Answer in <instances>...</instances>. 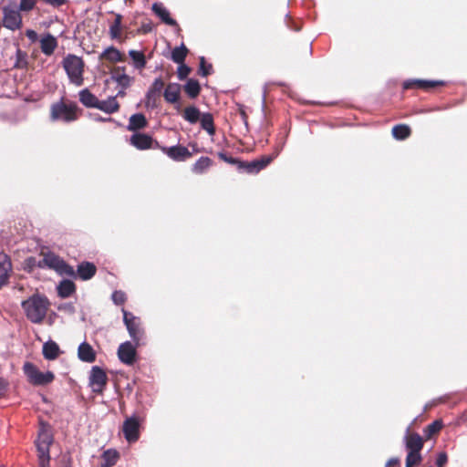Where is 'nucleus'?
Masks as SVG:
<instances>
[{
  "label": "nucleus",
  "mask_w": 467,
  "mask_h": 467,
  "mask_svg": "<svg viewBox=\"0 0 467 467\" xmlns=\"http://www.w3.org/2000/svg\"><path fill=\"white\" fill-rule=\"evenodd\" d=\"M122 16L117 14L114 22L109 26V35L112 39H117L120 36Z\"/></svg>",
  "instance_id": "39"
},
{
  "label": "nucleus",
  "mask_w": 467,
  "mask_h": 467,
  "mask_svg": "<svg viewBox=\"0 0 467 467\" xmlns=\"http://www.w3.org/2000/svg\"><path fill=\"white\" fill-rule=\"evenodd\" d=\"M443 84L444 82L440 80L408 79L404 81L403 88L408 89L415 87L421 89H430Z\"/></svg>",
  "instance_id": "17"
},
{
  "label": "nucleus",
  "mask_w": 467,
  "mask_h": 467,
  "mask_svg": "<svg viewBox=\"0 0 467 467\" xmlns=\"http://www.w3.org/2000/svg\"><path fill=\"white\" fill-rule=\"evenodd\" d=\"M140 419L136 415L128 417L122 426V431L125 439L130 443L135 442L140 438Z\"/></svg>",
  "instance_id": "10"
},
{
  "label": "nucleus",
  "mask_w": 467,
  "mask_h": 467,
  "mask_svg": "<svg viewBox=\"0 0 467 467\" xmlns=\"http://www.w3.org/2000/svg\"><path fill=\"white\" fill-rule=\"evenodd\" d=\"M78 358L87 363H92L96 360V352L90 344L86 341H83L78 348Z\"/></svg>",
  "instance_id": "21"
},
{
  "label": "nucleus",
  "mask_w": 467,
  "mask_h": 467,
  "mask_svg": "<svg viewBox=\"0 0 467 467\" xmlns=\"http://www.w3.org/2000/svg\"><path fill=\"white\" fill-rule=\"evenodd\" d=\"M52 442L53 436L50 431L42 429L38 433L37 440L36 441V446L38 452L39 467H49V451Z\"/></svg>",
  "instance_id": "5"
},
{
  "label": "nucleus",
  "mask_w": 467,
  "mask_h": 467,
  "mask_svg": "<svg viewBox=\"0 0 467 467\" xmlns=\"http://www.w3.org/2000/svg\"><path fill=\"white\" fill-rule=\"evenodd\" d=\"M447 462H448L447 453L444 451H441L437 455L435 464L437 467H444L447 464Z\"/></svg>",
  "instance_id": "49"
},
{
  "label": "nucleus",
  "mask_w": 467,
  "mask_h": 467,
  "mask_svg": "<svg viewBox=\"0 0 467 467\" xmlns=\"http://www.w3.org/2000/svg\"><path fill=\"white\" fill-rule=\"evenodd\" d=\"M129 56L133 61V66L137 69H142L146 66V58L142 52L137 50H130Z\"/></svg>",
  "instance_id": "36"
},
{
  "label": "nucleus",
  "mask_w": 467,
  "mask_h": 467,
  "mask_svg": "<svg viewBox=\"0 0 467 467\" xmlns=\"http://www.w3.org/2000/svg\"><path fill=\"white\" fill-rule=\"evenodd\" d=\"M108 377L104 369L99 366L92 367L89 374V385L92 388V391L96 393H102L106 384Z\"/></svg>",
  "instance_id": "11"
},
{
  "label": "nucleus",
  "mask_w": 467,
  "mask_h": 467,
  "mask_svg": "<svg viewBox=\"0 0 467 467\" xmlns=\"http://www.w3.org/2000/svg\"><path fill=\"white\" fill-rule=\"evenodd\" d=\"M218 157L222 161H223L229 164L236 165L238 171H239L240 163H243V161H240L236 158L231 157V156H228L226 153H224L223 151L218 153Z\"/></svg>",
  "instance_id": "44"
},
{
  "label": "nucleus",
  "mask_w": 467,
  "mask_h": 467,
  "mask_svg": "<svg viewBox=\"0 0 467 467\" xmlns=\"http://www.w3.org/2000/svg\"><path fill=\"white\" fill-rule=\"evenodd\" d=\"M125 94H126L125 89H123V88H121V89H120V90H119V91H118V93H117L114 97H116V99H117L118 97H124V96H125Z\"/></svg>",
  "instance_id": "56"
},
{
  "label": "nucleus",
  "mask_w": 467,
  "mask_h": 467,
  "mask_svg": "<svg viewBox=\"0 0 467 467\" xmlns=\"http://www.w3.org/2000/svg\"><path fill=\"white\" fill-rule=\"evenodd\" d=\"M58 296L61 298L69 297L76 292V285L69 279H63L57 286Z\"/></svg>",
  "instance_id": "26"
},
{
  "label": "nucleus",
  "mask_w": 467,
  "mask_h": 467,
  "mask_svg": "<svg viewBox=\"0 0 467 467\" xmlns=\"http://www.w3.org/2000/svg\"><path fill=\"white\" fill-rule=\"evenodd\" d=\"M442 428L441 420H434L432 423L427 426L425 430V433L428 437H431L432 434L437 433Z\"/></svg>",
  "instance_id": "43"
},
{
  "label": "nucleus",
  "mask_w": 467,
  "mask_h": 467,
  "mask_svg": "<svg viewBox=\"0 0 467 467\" xmlns=\"http://www.w3.org/2000/svg\"><path fill=\"white\" fill-rule=\"evenodd\" d=\"M405 446L408 451L420 452L423 447V440L418 433L405 436Z\"/></svg>",
  "instance_id": "25"
},
{
  "label": "nucleus",
  "mask_w": 467,
  "mask_h": 467,
  "mask_svg": "<svg viewBox=\"0 0 467 467\" xmlns=\"http://www.w3.org/2000/svg\"><path fill=\"white\" fill-rule=\"evenodd\" d=\"M213 165V161L209 157L202 156L192 167V171L195 174H203Z\"/></svg>",
  "instance_id": "29"
},
{
  "label": "nucleus",
  "mask_w": 467,
  "mask_h": 467,
  "mask_svg": "<svg viewBox=\"0 0 467 467\" xmlns=\"http://www.w3.org/2000/svg\"><path fill=\"white\" fill-rule=\"evenodd\" d=\"M98 109L107 113L112 114L118 112L119 109V103L116 99V97H108L107 99L99 100L98 102L97 108Z\"/></svg>",
  "instance_id": "22"
},
{
  "label": "nucleus",
  "mask_w": 467,
  "mask_h": 467,
  "mask_svg": "<svg viewBox=\"0 0 467 467\" xmlns=\"http://www.w3.org/2000/svg\"><path fill=\"white\" fill-rule=\"evenodd\" d=\"M184 90L191 99H195L201 91L200 83L196 79L190 78L184 85Z\"/></svg>",
  "instance_id": "34"
},
{
  "label": "nucleus",
  "mask_w": 467,
  "mask_h": 467,
  "mask_svg": "<svg viewBox=\"0 0 467 467\" xmlns=\"http://www.w3.org/2000/svg\"><path fill=\"white\" fill-rule=\"evenodd\" d=\"M26 36L28 37L29 40L32 42H35L37 39V34L36 31L32 29H27L26 32Z\"/></svg>",
  "instance_id": "53"
},
{
  "label": "nucleus",
  "mask_w": 467,
  "mask_h": 467,
  "mask_svg": "<svg viewBox=\"0 0 467 467\" xmlns=\"http://www.w3.org/2000/svg\"><path fill=\"white\" fill-rule=\"evenodd\" d=\"M148 124L145 116L142 113H136L130 117L127 130L136 131L144 129Z\"/></svg>",
  "instance_id": "27"
},
{
  "label": "nucleus",
  "mask_w": 467,
  "mask_h": 467,
  "mask_svg": "<svg viewBox=\"0 0 467 467\" xmlns=\"http://www.w3.org/2000/svg\"><path fill=\"white\" fill-rule=\"evenodd\" d=\"M187 54V47L184 46V44H181L180 47H177L172 50L171 58L173 62L182 64L184 62Z\"/></svg>",
  "instance_id": "38"
},
{
  "label": "nucleus",
  "mask_w": 467,
  "mask_h": 467,
  "mask_svg": "<svg viewBox=\"0 0 467 467\" xmlns=\"http://www.w3.org/2000/svg\"><path fill=\"white\" fill-rule=\"evenodd\" d=\"M49 305L48 298L38 293L32 295L21 303L26 318L33 324H40L44 321Z\"/></svg>",
  "instance_id": "1"
},
{
  "label": "nucleus",
  "mask_w": 467,
  "mask_h": 467,
  "mask_svg": "<svg viewBox=\"0 0 467 467\" xmlns=\"http://www.w3.org/2000/svg\"><path fill=\"white\" fill-rule=\"evenodd\" d=\"M111 299L115 305H122L126 301V295L120 290H116L112 293Z\"/></svg>",
  "instance_id": "46"
},
{
  "label": "nucleus",
  "mask_w": 467,
  "mask_h": 467,
  "mask_svg": "<svg viewBox=\"0 0 467 467\" xmlns=\"http://www.w3.org/2000/svg\"><path fill=\"white\" fill-rule=\"evenodd\" d=\"M202 113L200 109L195 106H189L184 109L182 117L191 124H195L201 118Z\"/></svg>",
  "instance_id": "32"
},
{
  "label": "nucleus",
  "mask_w": 467,
  "mask_h": 467,
  "mask_svg": "<svg viewBox=\"0 0 467 467\" xmlns=\"http://www.w3.org/2000/svg\"><path fill=\"white\" fill-rule=\"evenodd\" d=\"M141 29L144 33H148L151 30V26L150 24L142 25Z\"/></svg>",
  "instance_id": "55"
},
{
  "label": "nucleus",
  "mask_w": 467,
  "mask_h": 467,
  "mask_svg": "<svg viewBox=\"0 0 467 467\" xmlns=\"http://www.w3.org/2000/svg\"><path fill=\"white\" fill-rule=\"evenodd\" d=\"M79 101L86 108H93L96 109L98 106L99 99L92 94L88 88H84L79 91Z\"/></svg>",
  "instance_id": "28"
},
{
  "label": "nucleus",
  "mask_w": 467,
  "mask_h": 467,
  "mask_svg": "<svg viewBox=\"0 0 467 467\" xmlns=\"http://www.w3.org/2000/svg\"><path fill=\"white\" fill-rule=\"evenodd\" d=\"M164 87V81L161 77L156 78L145 95L144 106L147 109L158 108V99Z\"/></svg>",
  "instance_id": "9"
},
{
  "label": "nucleus",
  "mask_w": 467,
  "mask_h": 467,
  "mask_svg": "<svg viewBox=\"0 0 467 467\" xmlns=\"http://www.w3.org/2000/svg\"><path fill=\"white\" fill-rule=\"evenodd\" d=\"M410 135V129L408 125L400 124L392 128V136L399 140L407 139Z\"/></svg>",
  "instance_id": "37"
},
{
  "label": "nucleus",
  "mask_w": 467,
  "mask_h": 467,
  "mask_svg": "<svg viewBox=\"0 0 467 467\" xmlns=\"http://www.w3.org/2000/svg\"><path fill=\"white\" fill-rule=\"evenodd\" d=\"M26 66H27L26 53L22 51L20 48H17L16 52L15 67L25 68V67H26Z\"/></svg>",
  "instance_id": "40"
},
{
  "label": "nucleus",
  "mask_w": 467,
  "mask_h": 467,
  "mask_svg": "<svg viewBox=\"0 0 467 467\" xmlns=\"http://www.w3.org/2000/svg\"><path fill=\"white\" fill-rule=\"evenodd\" d=\"M118 358L126 365H133L136 360V347L130 341L121 343L118 348Z\"/></svg>",
  "instance_id": "12"
},
{
  "label": "nucleus",
  "mask_w": 467,
  "mask_h": 467,
  "mask_svg": "<svg viewBox=\"0 0 467 467\" xmlns=\"http://www.w3.org/2000/svg\"><path fill=\"white\" fill-rule=\"evenodd\" d=\"M97 272V267L93 263L90 262H82L78 265L77 271H75L76 277L83 281L90 280Z\"/></svg>",
  "instance_id": "16"
},
{
  "label": "nucleus",
  "mask_w": 467,
  "mask_h": 467,
  "mask_svg": "<svg viewBox=\"0 0 467 467\" xmlns=\"http://www.w3.org/2000/svg\"><path fill=\"white\" fill-rule=\"evenodd\" d=\"M421 461V455L420 452H414L413 451H409L406 457V467H412L415 464L420 463Z\"/></svg>",
  "instance_id": "41"
},
{
  "label": "nucleus",
  "mask_w": 467,
  "mask_h": 467,
  "mask_svg": "<svg viewBox=\"0 0 467 467\" xmlns=\"http://www.w3.org/2000/svg\"><path fill=\"white\" fill-rule=\"evenodd\" d=\"M91 118L93 120L97 121V122H112V121H115L112 118L110 117H108V118H104V117H101L100 115L99 114H90Z\"/></svg>",
  "instance_id": "50"
},
{
  "label": "nucleus",
  "mask_w": 467,
  "mask_h": 467,
  "mask_svg": "<svg viewBox=\"0 0 467 467\" xmlns=\"http://www.w3.org/2000/svg\"><path fill=\"white\" fill-rule=\"evenodd\" d=\"M152 142V138L145 133H134L130 139V143L140 150L151 148Z\"/></svg>",
  "instance_id": "19"
},
{
  "label": "nucleus",
  "mask_w": 467,
  "mask_h": 467,
  "mask_svg": "<svg viewBox=\"0 0 467 467\" xmlns=\"http://www.w3.org/2000/svg\"><path fill=\"white\" fill-rule=\"evenodd\" d=\"M100 58H105L109 62H119L122 60V56L119 49L114 47H107L100 55Z\"/></svg>",
  "instance_id": "33"
},
{
  "label": "nucleus",
  "mask_w": 467,
  "mask_h": 467,
  "mask_svg": "<svg viewBox=\"0 0 467 467\" xmlns=\"http://www.w3.org/2000/svg\"><path fill=\"white\" fill-rule=\"evenodd\" d=\"M284 143L280 148L276 149L273 155L263 156L259 160H254L250 162L243 161L240 163L239 171L246 172L249 174H256L264 170L281 151Z\"/></svg>",
  "instance_id": "7"
},
{
  "label": "nucleus",
  "mask_w": 467,
  "mask_h": 467,
  "mask_svg": "<svg viewBox=\"0 0 467 467\" xmlns=\"http://www.w3.org/2000/svg\"><path fill=\"white\" fill-rule=\"evenodd\" d=\"M102 459L101 467H112L119 459V452L116 450H107L103 452Z\"/></svg>",
  "instance_id": "35"
},
{
  "label": "nucleus",
  "mask_w": 467,
  "mask_h": 467,
  "mask_svg": "<svg viewBox=\"0 0 467 467\" xmlns=\"http://www.w3.org/2000/svg\"><path fill=\"white\" fill-rule=\"evenodd\" d=\"M8 389V382L0 377V399L4 397Z\"/></svg>",
  "instance_id": "51"
},
{
  "label": "nucleus",
  "mask_w": 467,
  "mask_h": 467,
  "mask_svg": "<svg viewBox=\"0 0 467 467\" xmlns=\"http://www.w3.org/2000/svg\"><path fill=\"white\" fill-rule=\"evenodd\" d=\"M45 3L49 4L53 6L58 7L66 3V0H43Z\"/></svg>",
  "instance_id": "52"
},
{
  "label": "nucleus",
  "mask_w": 467,
  "mask_h": 467,
  "mask_svg": "<svg viewBox=\"0 0 467 467\" xmlns=\"http://www.w3.org/2000/svg\"><path fill=\"white\" fill-rule=\"evenodd\" d=\"M42 351L46 359L53 360L57 358L59 354V347L55 341L49 340L43 345Z\"/></svg>",
  "instance_id": "30"
},
{
  "label": "nucleus",
  "mask_w": 467,
  "mask_h": 467,
  "mask_svg": "<svg viewBox=\"0 0 467 467\" xmlns=\"http://www.w3.org/2000/svg\"><path fill=\"white\" fill-rule=\"evenodd\" d=\"M62 66L72 84L78 87L83 85L85 64L80 57L73 54H67L62 60Z\"/></svg>",
  "instance_id": "2"
},
{
  "label": "nucleus",
  "mask_w": 467,
  "mask_h": 467,
  "mask_svg": "<svg viewBox=\"0 0 467 467\" xmlns=\"http://www.w3.org/2000/svg\"><path fill=\"white\" fill-rule=\"evenodd\" d=\"M3 26L15 31L22 26V17L16 3L3 7Z\"/></svg>",
  "instance_id": "8"
},
{
  "label": "nucleus",
  "mask_w": 467,
  "mask_h": 467,
  "mask_svg": "<svg viewBox=\"0 0 467 467\" xmlns=\"http://www.w3.org/2000/svg\"><path fill=\"white\" fill-rule=\"evenodd\" d=\"M399 463H400L399 458L394 457V458L389 459L387 462L385 467H394V466L398 465Z\"/></svg>",
  "instance_id": "54"
},
{
  "label": "nucleus",
  "mask_w": 467,
  "mask_h": 467,
  "mask_svg": "<svg viewBox=\"0 0 467 467\" xmlns=\"http://www.w3.org/2000/svg\"><path fill=\"white\" fill-rule=\"evenodd\" d=\"M199 120L202 130H204L211 136L214 135L215 127L213 123V117L211 113H202Z\"/></svg>",
  "instance_id": "31"
},
{
  "label": "nucleus",
  "mask_w": 467,
  "mask_h": 467,
  "mask_svg": "<svg viewBox=\"0 0 467 467\" xmlns=\"http://www.w3.org/2000/svg\"><path fill=\"white\" fill-rule=\"evenodd\" d=\"M50 119L52 121L72 122L78 119V106L75 103H65L60 100L50 107Z\"/></svg>",
  "instance_id": "4"
},
{
  "label": "nucleus",
  "mask_w": 467,
  "mask_h": 467,
  "mask_svg": "<svg viewBox=\"0 0 467 467\" xmlns=\"http://www.w3.org/2000/svg\"><path fill=\"white\" fill-rule=\"evenodd\" d=\"M179 65L180 66L178 67V69H177V75H178L179 79L182 80L187 78V76L189 75V73L191 71V68L188 66H186L184 63H182Z\"/></svg>",
  "instance_id": "48"
},
{
  "label": "nucleus",
  "mask_w": 467,
  "mask_h": 467,
  "mask_svg": "<svg viewBox=\"0 0 467 467\" xmlns=\"http://www.w3.org/2000/svg\"><path fill=\"white\" fill-rule=\"evenodd\" d=\"M57 310L67 315H73L76 313V307L73 303L67 302L57 306Z\"/></svg>",
  "instance_id": "45"
},
{
  "label": "nucleus",
  "mask_w": 467,
  "mask_h": 467,
  "mask_svg": "<svg viewBox=\"0 0 467 467\" xmlns=\"http://www.w3.org/2000/svg\"><path fill=\"white\" fill-rule=\"evenodd\" d=\"M124 71L125 67H118L111 74V79L115 81L119 86H120L123 89H126L131 85L133 78L127 75Z\"/></svg>",
  "instance_id": "23"
},
{
  "label": "nucleus",
  "mask_w": 467,
  "mask_h": 467,
  "mask_svg": "<svg viewBox=\"0 0 467 467\" xmlns=\"http://www.w3.org/2000/svg\"><path fill=\"white\" fill-rule=\"evenodd\" d=\"M36 0H20V4L17 6L19 11H30L34 8Z\"/></svg>",
  "instance_id": "47"
},
{
  "label": "nucleus",
  "mask_w": 467,
  "mask_h": 467,
  "mask_svg": "<svg viewBox=\"0 0 467 467\" xmlns=\"http://www.w3.org/2000/svg\"><path fill=\"white\" fill-rule=\"evenodd\" d=\"M28 381L35 386H45L51 383L55 376L53 372H41L34 364L26 362L23 367Z\"/></svg>",
  "instance_id": "6"
},
{
  "label": "nucleus",
  "mask_w": 467,
  "mask_h": 467,
  "mask_svg": "<svg viewBox=\"0 0 467 467\" xmlns=\"http://www.w3.org/2000/svg\"><path fill=\"white\" fill-rule=\"evenodd\" d=\"M162 151L175 161H183L192 157V152L185 146L179 144L171 147H162Z\"/></svg>",
  "instance_id": "14"
},
{
  "label": "nucleus",
  "mask_w": 467,
  "mask_h": 467,
  "mask_svg": "<svg viewBox=\"0 0 467 467\" xmlns=\"http://www.w3.org/2000/svg\"><path fill=\"white\" fill-rule=\"evenodd\" d=\"M38 265L40 267L52 269L62 276L66 275L68 277H76L74 268L67 264L63 258L51 252L44 254L42 260L39 261Z\"/></svg>",
  "instance_id": "3"
},
{
  "label": "nucleus",
  "mask_w": 467,
  "mask_h": 467,
  "mask_svg": "<svg viewBox=\"0 0 467 467\" xmlns=\"http://www.w3.org/2000/svg\"><path fill=\"white\" fill-rule=\"evenodd\" d=\"M57 47V38L51 34H47L40 39V48L42 53L46 56H51Z\"/></svg>",
  "instance_id": "24"
},
{
  "label": "nucleus",
  "mask_w": 467,
  "mask_h": 467,
  "mask_svg": "<svg viewBox=\"0 0 467 467\" xmlns=\"http://www.w3.org/2000/svg\"><path fill=\"white\" fill-rule=\"evenodd\" d=\"M151 9L161 22L180 29L176 20L171 17L169 10L163 5V4L156 2L152 5Z\"/></svg>",
  "instance_id": "15"
},
{
  "label": "nucleus",
  "mask_w": 467,
  "mask_h": 467,
  "mask_svg": "<svg viewBox=\"0 0 467 467\" xmlns=\"http://www.w3.org/2000/svg\"><path fill=\"white\" fill-rule=\"evenodd\" d=\"M213 73L212 64H206L203 57H200L199 74L202 77H207Z\"/></svg>",
  "instance_id": "42"
},
{
  "label": "nucleus",
  "mask_w": 467,
  "mask_h": 467,
  "mask_svg": "<svg viewBox=\"0 0 467 467\" xmlns=\"http://www.w3.org/2000/svg\"><path fill=\"white\" fill-rule=\"evenodd\" d=\"M123 314V322L127 327V330L134 341H139V334H140V323L136 317H134L130 312L122 308Z\"/></svg>",
  "instance_id": "13"
},
{
  "label": "nucleus",
  "mask_w": 467,
  "mask_h": 467,
  "mask_svg": "<svg viewBox=\"0 0 467 467\" xmlns=\"http://www.w3.org/2000/svg\"><path fill=\"white\" fill-rule=\"evenodd\" d=\"M181 93V85L175 82L169 83L164 89L163 97L166 102L171 104H177L176 109H180V104H178L179 98Z\"/></svg>",
  "instance_id": "18"
},
{
  "label": "nucleus",
  "mask_w": 467,
  "mask_h": 467,
  "mask_svg": "<svg viewBox=\"0 0 467 467\" xmlns=\"http://www.w3.org/2000/svg\"><path fill=\"white\" fill-rule=\"evenodd\" d=\"M11 270L10 257L5 253H0V288L7 283Z\"/></svg>",
  "instance_id": "20"
}]
</instances>
